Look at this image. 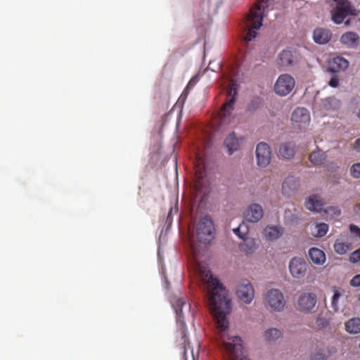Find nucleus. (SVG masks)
Returning <instances> with one entry per match:
<instances>
[{
    "instance_id": "nucleus-1",
    "label": "nucleus",
    "mask_w": 360,
    "mask_h": 360,
    "mask_svg": "<svg viewBox=\"0 0 360 360\" xmlns=\"http://www.w3.org/2000/svg\"><path fill=\"white\" fill-rule=\"evenodd\" d=\"M195 181L193 184V193L195 199L193 202H205L206 196L209 193V187L207 184L206 172L204 160L199 155L196 156L194 163Z\"/></svg>"
},
{
    "instance_id": "nucleus-2",
    "label": "nucleus",
    "mask_w": 360,
    "mask_h": 360,
    "mask_svg": "<svg viewBox=\"0 0 360 360\" xmlns=\"http://www.w3.org/2000/svg\"><path fill=\"white\" fill-rule=\"evenodd\" d=\"M269 0H261L252 6L246 18L248 32L245 37L246 41H250L257 36L256 30L262 25V18L264 12V4L268 6Z\"/></svg>"
},
{
    "instance_id": "nucleus-3",
    "label": "nucleus",
    "mask_w": 360,
    "mask_h": 360,
    "mask_svg": "<svg viewBox=\"0 0 360 360\" xmlns=\"http://www.w3.org/2000/svg\"><path fill=\"white\" fill-rule=\"evenodd\" d=\"M172 307H174L176 315V322L179 326V329L181 330V333L182 335L183 345H184V360H187L186 352L187 347L190 348L189 342H188L186 338V325L184 323V316L185 314H191V315L193 316V312L191 311V305L190 303L187 302L186 298L184 297H179L172 301Z\"/></svg>"
},
{
    "instance_id": "nucleus-4",
    "label": "nucleus",
    "mask_w": 360,
    "mask_h": 360,
    "mask_svg": "<svg viewBox=\"0 0 360 360\" xmlns=\"http://www.w3.org/2000/svg\"><path fill=\"white\" fill-rule=\"evenodd\" d=\"M215 227L212 219L208 215L202 217L195 227V236L199 243L207 245L214 238Z\"/></svg>"
},
{
    "instance_id": "nucleus-5",
    "label": "nucleus",
    "mask_w": 360,
    "mask_h": 360,
    "mask_svg": "<svg viewBox=\"0 0 360 360\" xmlns=\"http://www.w3.org/2000/svg\"><path fill=\"white\" fill-rule=\"evenodd\" d=\"M295 85V81L293 77L289 74H282L274 84V91L276 94L285 96L293 90Z\"/></svg>"
},
{
    "instance_id": "nucleus-6",
    "label": "nucleus",
    "mask_w": 360,
    "mask_h": 360,
    "mask_svg": "<svg viewBox=\"0 0 360 360\" xmlns=\"http://www.w3.org/2000/svg\"><path fill=\"white\" fill-rule=\"evenodd\" d=\"M291 122L295 129H307L310 123L309 112L304 108H295L291 115Z\"/></svg>"
},
{
    "instance_id": "nucleus-7",
    "label": "nucleus",
    "mask_w": 360,
    "mask_h": 360,
    "mask_svg": "<svg viewBox=\"0 0 360 360\" xmlns=\"http://www.w3.org/2000/svg\"><path fill=\"white\" fill-rule=\"evenodd\" d=\"M266 302L275 311H281L285 306V300L283 293L278 289L269 290L266 295Z\"/></svg>"
},
{
    "instance_id": "nucleus-8",
    "label": "nucleus",
    "mask_w": 360,
    "mask_h": 360,
    "mask_svg": "<svg viewBox=\"0 0 360 360\" xmlns=\"http://www.w3.org/2000/svg\"><path fill=\"white\" fill-rule=\"evenodd\" d=\"M256 158L257 165L261 167L268 166L271 160V150L270 146L264 143L260 142L256 148Z\"/></svg>"
},
{
    "instance_id": "nucleus-9",
    "label": "nucleus",
    "mask_w": 360,
    "mask_h": 360,
    "mask_svg": "<svg viewBox=\"0 0 360 360\" xmlns=\"http://www.w3.org/2000/svg\"><path fill=\"white\" fill-rule=\"evenodd\" d=\"M299 61L297 52L292 49L283 50L278 56L277 63L281 67L292 66Z\"/></svg>"
},
{
    "instance_id": "nucleus-10",
    "label": "nucleus",
    "mask_w": 360,
    "mask_h": 360,
    "mask_svg": "<svg viewBox=\"0 0 360 360\" xmlns=\"http://www.w3.org/2000/svg\"><path fill=\"white\" fill-rule=\"evenodd\" d=\"M307 269V264L303 258L295 257L289 262V271L294 278H303L306 274Z\"/></svg>"
},
{
    "instance_id": "nucleus-11",
    "label": "nucleus",
    "mask_w": 360,
    "mask_h": 360,
    "mask_svg": "<svg viewBox=\"0 0 360 360\" xmlns=\"http://www.w3.org/2000/svg\"><path fill=\"white\" fill-rule=\"evenodd\" d=\"M236 294L243 302L250 304L254 298L255 291L250 281L245 280L237 286Z\"/></svg>"
},
{
    "instance_id": "nucleus-12",
    "label": "nucleus",
    "mask_w": 360,
    "mask_h": 360,
    "mask_svg": "<svg viewBox=\"0 0 360 360\" xmlns=\"http://www.w3.org/2000/svg\"><path fill=\"white\" fill-rule=\"evenodd\" d=\"M228 95L229 98L223 104L219 112V116L223 122H224V120L231 114L233 110V106L236 103L237 95L236 89L235 88H231L228 91Z\"/></svg>"
},
{
    "instance_id": "nucleus-13",
    "label": "nucleus",
    "mask_w": 360,
    "mask_h": 360,
    "mask_svg": "<svg viewBox=\"0 0 360 360\" xmlns=\"http://www.w3.org/2000/svg\"><path fill=\"white\" fill-rule=\"evenodd\" d=\"M316 304V295L312 292L302 294L297 300V307L301 311L307 312L311 310Z\"/></svg>"
},
{
    "instance_id": "nucleus-14",
    "label": "nucleus",
    "mask_w": 360,
    "mask_h": 360,
    "mask_svg": "<svg viewBox=\"0 0 360 360\" xmlns=\"http://www.w3.org/2000/svg\"><path fill=\"white\" fill-rule=\"evenodd\" d=\"M263 215V209L259 204H250L244 212L245 219L252 223L259 221Z\"/></svg>"
},
{
    "instance_id": "nucleus-15",
    "label": "nucleus",
    "mask_w": 360,
    "mask_h": 360,
    "mask_svg": "<svg viewBox=\"0 0 360 360\" xmlns=\"http://www.w3.org/2000/svg\"><path fill=\"white\" fill-rule=\"evenodd\" d=\"M299 185V180L296 177L288 176L283 181L282 193L285 196H291L295 194Z\"/></svg>"
},
{
    "instance_id": "nucleus-16",
    "label": "nucleus",
    "mask_w": 360,
    "mask_h": 360,
    "mask_svg": "<svg viewBox=\"0 0 360 360\" xmlns=\"http://www.w3.org/2000/svg\"><path fill=\"white\" fill-rule=\"evenodd\" d=\"M349 66V61L342 56L334 57L328 65V70L332 72L345 70Z\"/></svg>"
},
{
    "instance_id": "nucleus-17",
    "label": "nucleus",
    "mask_w": 360,
    "mask_h": 360,
    "mask_svg": "<svg viewBox=\"0 0 360 360\" xmlns=\"http://www.w3.org/2000/svg\"><path fill=\"white\" fill-rule=\"evenodd\" d=\"M241 137H236L235 133L230 134L224 140V146L227 148L229 154L231 155L234 151L238 150L242 143Z\"/></svg>"
},
{
    "instance_id": "nucleus-18",
    "label": "nucleus",
    "mask_w": 360,
    "mask_h": 360,
    "mask_svg": "<svg viewBox=\"0 0 360 360\" xmlns=\"http://www.w3.org/2000/svg\"><path fill=\"white\" fill-rule=\"evenodd\" d=\"M186 206L184 207V214L190 217L192 221H195V219L200 217V214L202 210L204 209V207L206 204H186Z\"/></svg>"
},
{
    "instance_id": "nucleus-19",
    "label": "nucleus",
    "mask_w": 360,
    "mask_h": 360,
    "mask_svg": "<svg viewBox=\"0 0 360 360\" xmlns=\"http://www.w3.org/2000/svg\"><path fill=\"white\" fill-rule=\"evenodd\" d=\"M278 153L283 158L287 160L292 158L295 154V143L292 141L281 143Z\"/></svg>"
},
{
    "instance_id": "nucleus-20",
    "label": "nucleus",
    "mask_w": 360,
    "mask_h": 360,
    "mask_svg": "<svg viewBox=\"0 0 360 360\" xmlns=\"http://www.w3.org/2000/svg\"><path fill=\"white\" fill-rule=\"evenodd\" d=\"M330 38L331 33L328 30L317 28L314 31L313 39L317 44H325L330 41Z\"/></svg>"
},
{
    "instance_id": "nucleus-21",
    "label": "nucleus",
    "mask_w": 360,
    "mask_h": 360,
    "mask_svg": "<svg viewBox=\"0 0 360 360\" xmlns=\"http://www.w3.org/2000/svg\"><path fill=\"white\" fill-rule=\"evenodd\" d=\"M340 41L348 47L354 48L359 44V37L356 32H348L341 36Z\"/></svg>"
},
{
    "instance_id": "nucleus-22",
    "label": "nucleus",
    "mask_w": 360,
    "mask_h": 360,
    "mask_svg": "<svg viewBox=\"0 0 360 360\" xmlns=\"http://www.w3.org/2000/svg\"><path fill=\"white\" fill-rule=\"evenodd\" d=\"M309 255L312 262L315 264L321 265L326 261L325 253L317 248H311L309 251Z\"/></svg>"
},
{
    "instance_id": "nucleus-23",
    "label": "nucleus",
    "mask_w": 360,
    "mask_h": 360,
    "mask_svg": "<svg viewBox=\"0 0 360 360\" xmlns=\"http://www.w3.org/2000/svg\"><path fill=\"white\" fill-rule=\"evenodd\" d=\"M283 231L280 226H267L264 229V235L269 240H276L282 236Z\"/></svg>"
},
{
    "instance_id": "nucleus-24",
    "label": "nucleus",
    "mask_w": 360,
    "mask_h": 360,
    "mask_svg": "<svg viewBox=\"0 0 360 360\" xmlns=\"http://www.w3.org/2000/svg\"><path fill=\"white\" fill-rule=\"evenodd\" d=\"M345 330L351 334L360 333V318H352L345 323Z\"/></svg>"
},
{
    "instance_id": "nucleus-25",
    "label": "nucleus",
    "mask_w": 360,
    "mask_h": 360,
    "mask_svg": "<svg viewBox=\"0 0 360 360\" xmlns=\"http://www.w3.org/2000/svg\"><path fill=\"white\" fill-rule=\"evenodd\" d=\"M326 158V154L322 150L318 149L309 155V159L314 165H320L325 161Z\"/></svg>"
},
{
    "instance_id": "nucleus-26",
    "label": "nucleus",
    "mask_w": 360,
    "mask_h": 360,
    "mask_svg": "<svg viewBox=\"0 0 360 360\" xmlns=\"http://www.w3.org/2000/svg\"><path fill=\"white\" fill-rule=\"evenodd\" d=\"M281 331L276 328H271L266 330L264 333L265 339L269 342L275 341L281 337Z\"/></svg>"
},
{
    "instance_id": "nucleus-27",
    "label": "nucleus",
    "mask_w": 360,
    "mask_h": 360,
    "mask_svg": "<svg viewBox=\"0 0 360 360\" xmlns=\"http://www.w3.org/2000/svg\"><path fill=\"white\" fill-rule=\"evenodd\" d=\"M323 105L326 110H335L340 108V101L335 98L330 97L324 100Z\"/></svg>"
},
{
    "instance_id": "nucleus-28",
    "label": "nucleus",
    "mask_w": 360,
    "mask_h": 360,
    "mask_svg": "<svg viewBox=\"0 0 360 360\" xmlns=\"http://www.w3.org/2000/svg\"><path fill=\"white\" fill-rule=\"evenodd\" d=\"M316 232L314 233L316 237H322L325 236L328 231V225L325 223L316 224L315 226Z\"/></svg>"
},
{
    "instance_id": "nucleus-29",
    "label": "nucleus",
    "mask_w": 360,
    "mask_h": 360,
    "mask_svg": "<svg viewBox=\"0 0 360 360\" xmlns=\"http://www.w3.org/2000/svg\"><path fill=\"white\" fill-rule=\"evenodd\" d=\"M245 243L241 245L242 249L247 253H251L255 249V242L253 239H243Z\"/></svg>"
},
{
    "instance_id": "nucleus-30",
    "label": "nucleus",
    "mask_w": 360,
    "mask_h": 360,
    "mask_svg": "<svg viewBox=\"0 0 360 360\" xmlns=\"http://www.w3.org/2000/svg\"><path fill=\"white\" fill-rule=\"evenodd\" d=\"M335 251L339 255L345 254L349 250V245L343 242H335L334 244Z\"/></svg>"
},
{
    "instance_id": "nucleus-31",
    "label": "nucleus",
    "mask_w": 360,
    "mask_h": 360,
    "mask_svg": "<svg viewBox=\"0 0 360 360\" xmlns=\"http://www.w3.org/2000/svg\"><path fill=\"white\" fill-rule=\"evenodd\" d=\"M350 174L355 179L360 178V162L354 164L351 167Z\"/></svg>"
},
{
    "instance_id": "nucleus-32",
    "label": "nucleus",
    "mask_w": 360,
    "mask_h": 360,
    "mask_svg": "<svg viewBox=\"0 0 360 360\" xmlns=\"http://www.w3.org/2000/svg\"><path fill=\"white\" fill-rule=\"evenodd\" d=\"M349 261L352 263H357L360 262V248L352 253L349 257Z\"/></svg>"
},
{
    "instance_id": "nucleus-33",
    "label": "nucleus",
    "mask_w": 360,
    "mask_h": 360,
    "mask_svg": "<svg viewBox=\"0 0 360 360\" xmlns=\"http://www.w3.org/2000/svg\"><path fill=\"white\" fill-rule=\"evenodd\" d=\"M178 212H179L178 204H174V205L173 207H172L169 210V212L167 217V221L171 222L172 220V214L175 213L176 214H177Z\"/></svg>"
},
{
    "instance_id": "nucleus-34",
    "label": "nucleus",
    "mask_w": 360,
    "mask_h": 360,
    "mask_svg": "<svg viewBox=\"0 0 360 360\" xmlns=\"http://www.w3.org/2000/svg\"><path fill=\"white\" fill-rule=\"evenodd\" d=\"M327 356L326 354L317 352L311 356V360H326Z\"/></svg>"
},
{
    "instance_id": "nucleus-35",
    "label": "nucleus",
    "mask_w": 360,
    "mask_h": 360,
    "mask_svg": "<svg viewBox=\"0 0 360 360\" xmlns=\"http://www.w3.org/2000/svg\"><path fill=\"white\" fill-rule=\"evenodd\" d=\"M236 231H241V233L244 234V236H245L247 235V233H248V226L246 223H245L244 221H242L239 224V226L237 228H236Z\"/></svg>"
},
{
    "instance_id": "nucleus-36",
    "label": "nucleus",
    "mask_w": 360,
    "mask_h": 360,
    "mask_svg": "<svg viewBox=\"0 0 360 360\" xmlns=\"http://www.w3.org/2000/svg\"><path fill=\"white\" fill-rule=\"evenodd\" d=\"M324 204H306V207L307 210L313 211V212H317L319 210L322 209V206Z\"/></svg>"
},
{
    "instance_id": "nucleus-37",
    "label": "nucleus",
    "mask_w": 360,
    "mask_h": 360,
    "mask_svg": "<svg viewBox=\"0 0 360 360\" xmlns=\"http://www.w3.org/2000/svg\"><path fill=\"white\" fill-rule=\"evenodd\" d=\"M340 297V294L338 292H335L332 297L331 304L335 310H337L338 308V302Z\"/></svg>"
},
{
    "instance_id": "nucleus-38",
    "label": "nucleus",
    "mask_w": 360,
    "mask_h": 360,
    "mask_svg": "<svg viewBox=\"0 0 360 360\" xmlns=\"http://www.w3.org/2000/svg\"><path fill=\"white\" fill-rule=\"evenodd\" d=\"M328 84L333 88H336L339 86V78L337 75L333 76L329 82Z\"/></svg>"
},
{
    "instance_id": "nucleus-39",
    "label": "nucleus",
    "mask_w": 360,
    "mask_h": 360,
    "mask_svg": "<svg viewBox=\"0 0 360 360\" xmlns=\"http://www.w3.org/2000/svg\"><path fill=\"white\" fill-rule=\"evenodd\" d=\"M349 231L352 233H353L356 237L360 236V228L354 224H351L349 226Z\"/></svg>"
},
{
    "instance_id": "nucleus-40",
    "label": "nucleus",
    "mask_w": 360,
    "mask_h": 360,
    "mask_svg": "<svg viewBox=\"0 0 360 360\" xmlns=\"http://www.w3.org/2000/svg\"><path fill=\"white\" fill-rule=\"evenodd\" d=\"M349 231L352 233H353L356 237L360 236V228L354 224H351L349 226Z\"/></svg>"
},
{
    "instance_id": "nucleus-41",
    "label": "nucleus",
    "mask_w": 360,
    "mask_h": 360,
    "mask_svg": "<svg viewBox=\"0 0 360 360\" xmlns=\"http://www.w3.org/2000/svg\"><path fill=\"white\" fill-rule=\"evenodd\" d=\"M350 285L354 287L360 286V274L356 275L352 278Z\"/></svg>"
},
{
    "instance_id": "nucleus-42",
    "label": "nucleus",
    "mask_w": 360,
    "mask_h": 360,
    "mask_svg": "<svg viewBox=\"0 0 360 360\" xmlns=\"http://www.w3.org/2000/svg\"><path fill=\"white\" fill-rule=\"evenodd\" d=\"M316 326L319 328H322L328 325V323L325 319L318 318L316 321Z\"/></svg>"
},
{
    "instance_id": "nucleus-43",
    "label": "nucleus",
    "mask_w": 360,
    "mask_h": 360,
    "mask_svg": "<svg viewBox=\"0 0 360 360\" xmlns=\"http://www.w3.org/2000/svg\"><path fill=\"white\" fill-rule=\"evenodd\" d=\"M307 202H310V203H312V202H321V198L318 195H312L309 197V198L307 199Z\"/></svg>"
},
{
    "instance_id": "nucleus-44",
    "label": "nucleus",
    "mask_w": 360,
    "mask_h": 360,
    "mask_svg": "<svg viewBox=\"0 0 360 360\" xmlns=\"http://www.w3.org/2000/svg\"><path fill=\"white\" fill-rule=\"evenodd\" d=\"M195 84V81L194 80V79H191L189 81V82L188 83L186 89H184L183 94L186 95L188 94V91L191 89H192Z\"/></svg>"
},
{
    "instance_id": "nucleus-45",
    "label": "nucleus",
    "mask_w": 360,
    "mask_h": 360,
    "mask_svg": "<svg viewBox=\"0 0 360 360\" xmlns=\"http://www.w3.org/2000/svg\"><path fill=\"white\" fill-rule=\"evenodd\" d=\"M337 352V349L335 347L333 346H330V347H328L327 348V353H325L327 358L333 354H334L335 353H336Z\"/></svg>"
},
{
    "instance_id": "nucleus-46",
    "label": "nucleus",
    "mask_w": 360,
    "mask_h": 360,
    "mask_svg": "<svg viewBox=\"0 0 360 360\" xmlns=\"http://www.w3.org/2000/svg\"><path fill=\"white\" fill-rule=\"evenodd\" d=\"M354 148L356 150L360 151V138L355 141Z\"/></svg>"
},
{
    "instance_id": "nucleus-47",
    "label": "nucleus",
    "mask_w": 360,
    "mask_h": 360,
    "mask_svg": "<svg viewBox=\"0 0 360 360\" xmlns=\"http://www.w3.org/2000/svg\"><path fill=\"white\" fill-rule=\"evenodd\" d=\"M233 231L239 238L245 239V236L241 233V231H236L235 228L233 229Z\"/></svg>"
},
{
    "instance_id": "nucleus-48",
    "label": "nucleus",
    "mask_w": 360,
    "mask_h": 360,
    "mask_svg": "<svg viewBox=\"0 0 360 360\" xmlns=\"http://www.w3.org/2000/svg\"><path fill=\"white\" fill-rule=\"evenodd\" d=\"M354 210L356 213H360V204H356L354 208Z\"/></svg>"
},
{
    "instance_id": "nucleus-49",
    "label": "nucleus",
    "mask_w": 360,
    "mask_h": 360,
    "mask_svg": "<svg viewBox=\"0 0 360 360\" xmlns=\"http://www.w3.org/2000/svg\"><path fill=\"white\" fill-rule=\"evenodd\" d=\"M333 210L335 215H339L340 214V210L338 207H333Z\"/></svg>"
},
{
    "instance_id": "nucleus-50",
    "label": "nucleus",
    "mask_w": 360,
    "mask_h": 360,
    "mask_svg": "<svg viewBox=\"0 0 360 360\" xmlns=\"http://www.w3.org/2000/svg\"><path fill=\"white\" fill-rule=\"evenodd\" d=\"M191 359H192V360H197V359L195 358L194 355H193V350H191Z\"/></svg>"
},
{
    "instance_id": "nucleus-51",
    "label": "nucleus",
    "mask_w": 360,
    "mask_h": 360,
    "mask_svg": "<svg viewBox=\"0 0 360 360\" xmlns=\"http://www.w3.org/2000/svg\"><path fill=\"white\" fill-rule=\"evenodd\" d=\"M345 25L348 26L350 25V20H347L345 22Z\"/></svg>"
},
{
    "instance_id": "nucleus-52",
    "label": "nucleus",
    "mask_w": 360,
    "mask_h": 360,
    "mask_svg": "<svg viewBox=\"0 0 360 360\" xmlns=\"http://www.w3.org/2000/svg\"><path fill=\"white\" fill-rule=\"evenodd\" d=\"M358 117H359V119H360V110H359V112H358Z\"/></svg>"
},
{
    "instance_id": "nucleus-53",
    "label": "nucleus",
    "mask_w": 360,
    "mask_h": 360,
    "mask_svg": "<svg viewBox=\"0 0 360 360\" xmlns=\"http://www.w3.org/2000/svg\"><path fill=\"white\" fill-rule=\"evenodd\" d=\"M191 247L193 249V251H195V247H193V245H191Z\"/></svg>"
},
{
    "instance_id": "nucleus-54",
    "label": "nucleus",
    "mask_w": 360,
    "mask_h": 360,
    "mask_svg": "<svg viewBox=\"0 0 360 360\" xmlns=\"http://www.w3.org/2000/svg\"><path fill=\"white\" fill-rule=\"evenodd\" d=\"M359 20L360 21V18L359 19Z\"/></svg>"
}]
</instances>
